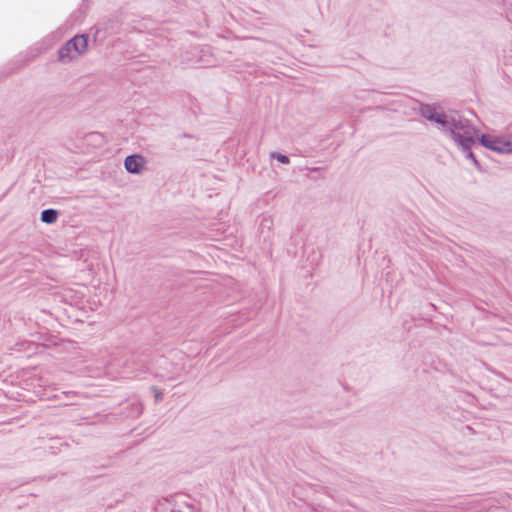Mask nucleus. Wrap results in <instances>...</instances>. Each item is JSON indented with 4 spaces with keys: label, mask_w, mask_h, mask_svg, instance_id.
<instances>
[{
    "label": "nucleus",
    "mask_w": 512,
    "mask_h": 512,
    "mask_svg": "<svg viewBox=\"0 0 512 512\" xmlns=\"http://www.w3.org/2000/svg\"><path fill=\"white\" fill-rule=\"evenodd\" d=\"M418 114L427 121L439 126L448 132L465 157L473 163L475 168L484 171L480 161L472 148L478 143L480 146L499 154H512V133L507 135L481 134L476 136V129L471 122L460 115H448L444 111L428 103H421Z\"/></svg>",
    "instance_id": "1"
},
{
    "label": "nucleus",
    "mask_w": 512,
    "mask_h": 512,
    "mask_svg": "<svg viewBox=\"0 0 512 512\" xmlns=\"http://www.w3.org/2000/svg\"><path fill=\"white\" fill-rule=\"evenodd\" d=\"M143 404L137 398H128L114 408L112 415L120 420L135 419L143 413Z\"/></svg>",
    "instance_id": "2"
},
{
    "label": "nucleus",
    "mask_w": 512,
    "mask_h": 512,
    "mask_svg": "<svg viewBox=\"0 0 512 512\" xmlns=\"http://www.w3.org/2000/svg\"><path fill=\"white\" fill-rule=\"evenodd\" d=\"M198 138L189 133L179 134L175 138L174 149L178 152L194 151L197 148Z\"/></svg>",
    "instance_id": "3"
},
{
    "label": "nucleus",
    "mask_w": 512,
    "mask_h": 512,
    "mask_svg": "<svg viewBox=\"0 0 512 512\" xmlns=\"http://www.w3.org/2000/svg\"><path fill=\"white\" fill-rule=\"evenodd\" d=\"M146 160L140 154H130L124 160V167L130 174L139 175L145 169Z\"/></svg>",
    "instance_id": "4"
},
{
    "label": "nucleus",
    "mask_w": 512,
    "mask_h": 512,
    "mask_svg": "<svg viewBox=\"0 0 512 512\" xmlns=\"http://www.w3.org/2000/svg\"><path fill=\"white\" fill-rule=\"evenodd\" d=\"M76 55L81 56L88 49L89 35L87 33L77 34L67 41Z\"/></svg>",
    "instance_id": "5"
},
{
    "label": "nucleus",
    "mask_w": 512,
    "mask_h": 512,
    "mask_svg": "<svg viewBox=\"0 0 512 512\" xmlns=\"http://www.w3.org/2000/svg\"><path fill=\"white\" fill-rule=\"evenodd\" d=\"M78 58V55L74 53V50L71 48L70 44L66 41L63 45L60 46L57 52V61L61 63H70L71 61Z\"/></svg>",
    "instance_id": "6"
},
{
    "label": "nucleus",
    "mask_w": 512,
    "mask_h": 512,
    "mask_svg": "<svg viewBox=\"0 0 512 512\" xmlns=\"http://www.w3.org/2000/svg\"><path fill=\"white\" fill-rule=\"evenodd\" d=\"M59 217V211L53 208L44 209L40 213V220L45 224H54Z\"/></svg>",
    "instance_id": "7"
},
{
    "label": "nucleus",
    "mask_w": 512,
    "mask_h": 512,
    "mask_svg": "<svg viewBox=\"0 0 512 512\" xmlns=\"http://www.w3.org/2000/svg\"><path fill=\"white\" fill-rule=\"evenodd\" d=\"M169 512H197L193 504L186 501H176L171 505Z\"/></svg>",
    "instance_id": "8"
},
{
    "label": "nucleus",
    "mask_w": 512,
    "mask_h": 512,
    "mask_svg": "<svg viewBox=\"0 0 512 512\" xmlns=\"http://www.w3.org/2000/svg\"><path fill=\"white\" fill-rule=\"evenodd\" d=\"M270 158L271 159H275L277 160L278 162L282 163V164H289L290 163V158L288 155L286 154H283L281 152H277V151H274V152H271L270 153Z\"/></svg>",
    "instance_id": "9"
},
{
    "label": "nucleus",
    "mask_w": 512,
    "mask_h": 512,
    "mask_svg": "<svg viewBox=\"0 0 512 512\" xmlns=\"http://www.w3.org/2000/svg\"><path fill=\"white\" fill-rule=\"evenodd\" d=\"M150 389L154 393L155 402L158 403V402L162 401V399H163L162 390L156 386H151Z\"/></svg>",
    "instance_id": "10"
},
{
    "label": "nucleus",
    "mask_w": 512,
    "mask_h": 512,
    "mask_svg": "<svg viewBox=\"0 0 512 512\" xmlns=\"http://www.w3.org/2000/svg\"><path fill=\"white\" fill-rule=\"evenodd\" d=\"M171 506H168L166 504H159V506L156 508V512H169Z\"/></svg>",
    "instance_id": "11"
},
{
    "label": "nucleus",
    "mask_w": 512,
    "mask_h": 512,
    "mask_svg": "<svg viewBox=\"0 0 512 512\" xmlns=\"http://www.w3.org/2000/svg\"><path fill=\"white\" fill-rule=\"evenodd\" d=\"M430 306L433 308V309H436L435 305L434 304H430Z\"/></svg>",
    "instance_id": "12"
}]
</instances>
